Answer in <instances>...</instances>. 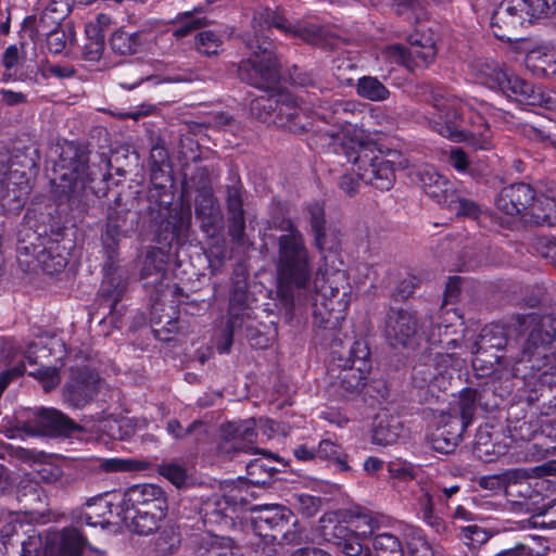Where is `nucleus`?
<instances>
[{"label":"nucleus","mask_w":556,"mask_h":556,"mask_svg":"<svg viewBox=\"0 0 556 556\" xmlns=\"http://www.w3.org/2000/svg\"><path fill=\"white\" fill-rule=\"evenodd\" d=\"M111 160L105 152L92 153L86 146L65 141L53 162L54 194L71 211L85 214L96 202V185L110 177Z\"/></svg>","instance_id":"f257e3e1"},{"label":"nucleus","mask_w":556,"mask_h":556,"mask_svg":"<svg viewBox=\"0 0 556 556\" xmlns=\"http://www.w3.org/2000/svg\"><path fill=\"white\" fill-rule=\"evenodd\" d=\"M252 30L243 35V43L250 55L239 65L241 80L260 89L275 86L280 78V63L276 47L267 33L277 28L282 33L292 30V25L281 8L260 7L251 21Z\"/></svg>","instance_id":"f03ea898"},{"label":"nucleus","mask_w":556,"mask_h":556,"mask_svg":"<svg viewBox=\"0 0 556 556\" xmlns=\"http://www.w3.org/2000/svg\"><path fill=\"white\" fill-rule=\"evenodd\" d=\"M528 324L529 334L521 345V361L516 367L517 375L526 382L547 381L556 374V353L552 343L556 339V316L531 314L522 318Z\"/></svg>","instance_id":"7ed1b4c3"},{"label":"nucleus","mask_w":556,"mask_h":556,"mask_svg":"<svg viewBox=\"0 0 556 556\" xmlns=\"http://www.w3.org/2000/svg\"><path fill=\"white\" fill-rule=\"evenodd\" d=\"M283 229L286 233L276 240L275 266L281 293L292 300L293 290H304L311 281L313 258L304 235L293 222L288 220Z\"/></svg>","instance_id":"20e7f679"},{"label":"nucleus","mask_w":556,"mask_h":556,"mask_svg":"<svg viewBox=\"0 0 556 556\" xmlns=\"http://www.w3.org/2000/svg\"><path fill=\"white\" fill-rule=\"evenodd\" d=\"M330 349L332 366L329 369V391L340 399L358 394L371 370L367 343L364 340H356L345 350L341 339H333Z\"/></svg>","instance_id":"39448f33"},{"label":"nucleus","mask_w":556,"mask_h":556,"mask_svg":"<svg viewBox=\"0 0 556 556\" xmlns=\"http://www.w3.org/2000/svg\"><path fill=\"white\" fill-rule=\"evenodd\" d=\"M342 150L348 162L357 167V177L379 190H390L395 181V170L407 167V161L397 151L383 154L368 141H344Z\"/></svg>","instance_id":"423d86ee"},{"label":"nucleus","mask_w":556,"mask_h":556,"mask_svg":"<svg viewBox=\"0 0 556 556\" xmlns=\"http://www.w3.org/2000/svg\"><path fill=\"white\" fill-rule=\"evenodd\" d=\"M470 349L472 368L480 376H489L500 368H510L514 377L520 378V375L516 372V367L521 361V349L519 351L514 350L508 341V332L505 326L486 325Z\"/></svg>","instance_id":"0eeeda50"},{"label":"nucleus","mask_w":556,"mask_h":556,"mask_svg":"<svg viewBox=\"0 0 556 556\" xmlns=\"http://www.w3.org/2000/svg\"><path fill=\"white\" fill-rule=\"evenodd\" d=\"M434 328L432 315H422L412 308L391 306L386 314L383 336L394 350H414L421 340L432 339Z\"/></svg>","instance_id":"6e6552de"},{"label":"nucleus","mask_w":556,"mask_h":556,"mask_svg":"<svg viewBox=\"0 0 556 556\" xmlns=\"http://www.w3.org/2000/svg\"><path fill=\"white\" fill-rule=\"evenodd\" d=\"M424 94L426 101L435 111L429 119L430 127L441 136L453 141H465V134L467 131L465 119L466 104L439 85H425Z\"/></svg>","instance_id":"1a4fd4ad"},{"label":"nucleus","mask_w":556,"mask_h":556,"mask_svg":"<svg viewBox=\"0 0 556 556\" xmlns=\"http://www.w3.org/2000/svg\"><path fill=\"white\" fill-rule=\"evenodd\" d=\"M549 13L546 0H503L492 14L491 27L498 39L511 41L514 30L525 22Z\"/></svg>","instance_id":"9d476101"},{"label":"nucleus","mask_w":556,"mask_h":556,"mask_svg":"<svg viewBox=\"0 0 556 556\" xmlns=\"http://www.w3.org/2000/svg\"><path fill=\"white\" fill-rule=\"evenodd\" d=\"M62 388V400L68 406L81 409L96 401L104 380L99 372L86 364H75L68 368Z\"/></svg>","instance_id":"9b49d317"},{"label":"nucleus","mask_w":556,"mask_h":556,"mask_svg":"<svg viewBox=\"0 0 556 556\" xmlns=\"http://www.w3.org/2000/svg\"><path fill=\"white\" fill-rule=\"evenodd\" d=\"M254 418L228 421L220 426L216 451L223 459H232L239 453H258L254 447L257 432Z\"/></svg>","instance_id":"f8f14e48"},{"label":"nucleus","mask_w":556,"mask_h":556,"mask_svg":"<svg viewBox=\"0 0 556 556\" xmlns=\"http://www.w3.org/2000/svg\"><path fill=\"white\" fill-rule=\"evenodd\" d=\"M382 55L409 71L426 68L437 55L435 41L430 35H414L409 37V47L391 45L382 50Z\"/></svg>","instance_id":"ddd939ff"},{"label":"nucleus","mask_w":556,"mask_h":556,"mask_svg":"<svg viewBox=\"0 0 556 556\" xmlns=\"http://www.w3.org/2000/svg\"><path fill=\"white\" fill-rule=\"evenodd\" d=\"M16 428L27 435H71L80 431L77 425L67 415L55 408H40L33 413L28 419H18Z\"/></svg>","instance_id":"4468645a"},{"label":"nucleus","mask_w":556,"mask_h":556,"mask_svg":"<svg viewBox=\"0 0 556 556\" xmlns=\"http://www.w3.org/2000/svg\"><path fill=\"white\" fill-rule=\"evenodd\" d=\"M459 490L458 484L445 485L443 482L438 481L426 488L418 498L419 513L424 521L437 533H443L446 530L445 521L441 515L448 507V501Z\"/></svg>","instance_id":"2eb2a0df"},{"label":"nucleus","mask_w":556,"mask_h":556,"mask_svg":"<svg viewBox=\"0 0 556 556\" xmlns=\"http://www.w3.org/2000/svg\"><path fill=\"white\" fill-rule=\"evenodd\" d=\"M515 479L509 483L507 500L516 513H539L544 509L545 495L543 494L544 482L529 481L525 469H514Z\"/></svg>","instance_id":"dca6fc26"},{"label":"nucleus","mask_w":556,"mask_h":556,"mask_svg":"<svg viewBox=\"0 0 556 556\" xmlns=\"http://www.w3.org/2000/svg\"><path fill=\"white\" fill-rule=\"evenodd\" d=\"M199 514L207 535L213 534L215 530L231 529L235 526V519L239 517L226 490L223 494H213L203 501Z\"/></svg>","instance_id":"f3484780"},{"label":"nucleus","mask_w":556,"mask_h":556,"mask_svg":"<svg viewBox=\"0 0 556 556\" xmlns=\"http://www.w3.org/2000/svg\"><path fill=\"white\" fill-rule=\"evenodd\" d=\"M500 405V399L490 386L481 389L467 388L459 394L456 407L452 408L465 422L471 425L478 409L493 412Z\"/></svg>","instance_id":"a211bd4d"},{"label":"nucleus","mask_w":556,"mask_h":556,"mask_svg":"<svg viewBox=\"0 0 556 556\" xmlns=\"http://www.w3.org/2000/svg\"><path fill=\"white\" fill-rule=\"evenodd\" d=\"M251 519L253 531L264 538L277 540L278 535L288 527L291 511L281 505H262L253 511Z\"/></svg>","instance_id":"6ab92c4d"},{"label":"nucleus","mask_w":556,"mask_h":556,"mask_svg":"<svg viewBox=\"0 0 556 556\" xmlns=\"http://www.w3.org/2000/svg\"><path fill=\"white\" fill-rule=\"evenodd\" d=\"M51 354V350L47 348L46 344L40 340L38 342L31 343L27 351L21 355L20 359L16 361L14 365H17L20 362H23L25 366V359L29 365L39 364L40 366L35 370L29 371V376H33L38 379L41 383L45 392H50L54 388H56L61 382V376L59 374L58 368L48 366L43 363V359L48 358Z\"/></svg>","instance_id":"aec40b11"},{"label":"nucleus","mask_w":556,"mask_h":556,"mask_svg":"<svg viewBox=\"0 0 556 556\" xmlns=\"http://www.w3.org/2000/svg\"><path fill=\"white\" fill-rule=\"evenodd\" d=\"M136 225V214H131L128 210L115 208L109 213L105 230L102 233L103 248L109 260L113 261L121 238L135 230Z\"/></svg>","instance_id":"412c9836"},{"label":"nucleus","mask_w":556,"mask_h":556,"mask_svg":"<svg viewBox=\"0 0 556 556\" xmlns=\"http://www.w3.org/2000/svg\"><path fill=\"white\" fill-rule=\"evenodd\" d=\"M121 506L165 515L166 497L156 484H137L125 492Z\"/></svg>","instance_id":"4be33fe9"},{"label":"nucleus","mask_w":556,"mask_h":556,"mask_svg":"<svg viewBox=\"0 0 556 556\" xmlns=\"http://www.w3.org/2000/svg\"><path fill=\"white\" fill-rule=\"evenodd\" d=\"M410 176L416 184L420 185L429 198L441 205L445 206L455 192L453 184L432 166H420L414 169Z\"/></svg>","instance_id":"5701e85b"},{"label":"nucleus","mask_w":556,"mask_h":556,"mask_svg":"<svg viewBox=\"0 0 556 556\" xmlns=\"http://www.w3.org/2000/svg\"><path fill=\"white\" fill-rule=\"evenodd\" d=\"M534 194L535 191L528 184H511L501 190L495 200V204L496 207L506 215H521L523 217L534 200Z\"/></svg>","instance_id":"b1692460"},{"label":"nucleus","mask_w":556,"mask_h":556,"mask_svg":"<svg viewBox=\"0 0 556 556\" xmlns=\"http://www.w3.org/2000/svg\"><path fill=\"white\" fill-rule=\"evenodd\" d=\"M194 214L200 220L201 229L214 237L220 229L223 214L214 193L208 189L201 190L195 197Z\"/></svg>","instance_id":"393cba45"},{"label":"nucleus","mask_w":556,"mask_h":556,"mask_svg":"<svg viewBox=\"0 0 556 556\" xmlns=\"http://www.w3.org/2000/svg\"><path fill=\"white\" fill-rule=\"evenodd\" d=\"M318 109L317 114L320 118L342 130L346 126L356 124V117L362 113L357 103L352 100H319Z\"/></svg>","instance_id":"a878e982"},{"label":"nucleus","mask_w":556,"mask_h":556,"mask_svg":"<svg viewBox=\"0 0 556 556\" xmlns=\"http://www.w3.org/2000/svg\"><path fill=\"white\" fill-rule=\"evenodd\" d=\"M86 540L75 528L68 527L48 538L45 556H80Z\"/></svg>","instance_id":"bb28decb"},{"label":"nucleus","mask_w":556,"mask_h":556,"mask_svg":"<svg viewBox=\"0 0 556 556\" xmlns=\"http://www.w3.org/2000/svg\"><path fill=\"white\" fill-rule=\"evenodd\" d=\"M52 240L53 239L47 235L46 227H43L42 231H39V229H34L30 226H24L18 232L16 245L20 263H24L27 267H30L33 265V258L39 250L48 245V241Z\"/></svg>","instance_id":"cd10ccee"},{"label":"nucleus","mask_w":556,"mask_h":556,"mask_svg":"<svg viewBox=\"0 0 556 556\" xmlns=\"http://www.w3.org/2000/svg\"><path fill=\"white\" fill-rule=\"evenodd\" d=\"M525 64L535 76L551 77L556 75V39L529 51Z\"/></svg>","instance_id":"c85d7f7f"},{"label":"nucleus","mask_w":556,"mask_h":556,"mask_svg":"<svg viewBox=\"0 0 556 556\" xmlns=\"http://www.w3.org/2000/svg\"><path fill=\"white\" fill-rule=\"evenodd\" d=\"M167 254L159 248L151 249L146 256L140 278L146 280V287H152L156 292L162 291L163 281L167 277Z\"/></svg>","instance_id":"c756f323"},{"label":"nucleus","mask_w":556,"mask_h":556,"mask_svg":"<svg viewBox=\"0 0 556 556\" xmlns=\"http://www.w3.org/2000/svg\"><path fill=\"white\" fill-rule=\"evenodd\" d=\"M502 93L525 105L542 106L547 102L541 88L513 74H510Z\"/></svg>","instance_id":"7c9ffc66"},{"label":"nucleus","mask_w":556,"mask_h":556,"mask_svg":"<svg viewBox=\"0 0 556 556\" xmlns=\"http://www.w3.org/2000/svg\"><path fill=\"white\" fill-rule=\"evenodd\" d=\"M112 503L100 494L90 497L85 504V509L75 511L73 518L77 525L85 523L91 527L101 526L105 528L111 523L106 516L112 514Z\"/></svg>","instance_id":"2f4dec72"},{"label":"nucleus","mask_w":556,"mask_h":556,"mask_svg":"<svg viewBox=\"0 0 556 556\" xmlns=\"http://www.w3.org/2000/svg\"><path fill=\"white\" fill-rule=\"evenodd\" d=\"M117 515L130 531L140 535H148L159 529L160 521L165 517L154 511L137 510L125 506H121Z\"/></svg>","instance_id":"473e14b6"},{"label":"nucleus","mask_w":556,"mask_h":556,"mask_svg":"<svg viewBox=\"0 0 556 556\" xmlns=\"http://www.w3.org/2000/svg\"><path fill=\"white\" fill-rule=\"evenodd\" d=\"M327 540L336 549L344 556H362L366 554L363 540L350 530L349 526L337 522L330 533H326Z\"/></svg>","instance_id":"72a5a7b5"},{"label":"nucleus","mask_w":556,"mask_h":556,"mask_svg":"<svg viewBox=\"0 0 556 556\" xmlns=\"http://www.w3.org/2000/svg\"><path fill=\"white\" fill-rule=\"evenodd\" d=\"M35 264L48 275L62 273L67 265L65 247L61 245L58 240L48 241V245L39 250L33 258V265Z\"/></svg>","instance_id":"f704fd0d"},{"label":"nucleus","mask_w":556,"mask_h":556,"mask_svg":"<svg viewBox=\"0 0 556 556\" xmlns=\"http://www.w3.org/2000/svg\"><path fill=\"white\" fill-rule=\"evenodd\" d=\"M466 134L465 141L475 149L486 150L491 146V131L485 118L478 112L465 109Z\"/></svg>","instance_id":"c9c22d12"},{"label":"nucleus","mask_w":556,"mask_h":556,"mask_svg":"<svg viewBox=\"0 0 556 556\" xmlns=\"http://www.w3.org/2000/svg\"><path fill=\"white\" fill-rule=\"evenodd\" d=\"M472 452L480 460L490 463L495 458L505 455L507 446L500 442H495L491 427L485 425L483 427H479L476 432Z\"/></svg>","instance_id":"e433bc0d"},{"label":"nucleus","mask_w":556,"mask_h":556,"mask_svg":"<svg viewBox=\"0 0 556 556\" xmlns=\"http://www.w3.org/2000/svg\"><path fill=\"white\" fill-rule=\"evenodd\" d=\"M280 122L278 125L287 128L290 132L301 135L313 128V117L300 105L282 104L279 109Z\"/></svg>","instance_id":"4c0bfd02"},{"label":"nucleus","mask_w":556,"mask_h":556,"mask_svg":"<svg viewBox=\"0 0 556 556\" xmlns=\"http://www.w3.org/2000/svg\"><path fill=\"white\" fill-rule=\"evenodd\" d=\"M523 222L531 225H554L556 223V201L547 195L534 194Z\"/></svg>","instance_id":"58836bf2"},{"label":"nucleus","mask_w":556,"mask_h":556,"mask_svg":"<svg viewBox=\"0 0 556 556\" xmlns=\"http://www.w3.org/2000/svg\"><path fill=\"white\" fill-rule=\"evenodd\" d=\"M197 556H243L241 548L229 538L210 534L201 538Z\"/></svg>","instance_id":"ea45409f"},{"label":"nucleus","mask_w":556,"mask_h":556,"mask_svg":"<svg viewBox=\"0 0 556 556\" xmlns=\"http://www.w3.org/2000/svg\"><path fill=\"white\" fill-rule=\"evenodd\" d=\"M348 289L349 286L343 271L333 274L331 280L330 278L327 279L326 285L321 287V295L327 300L324 305L329 313L337 309L336 304L342 308L346 307Z\"/></svg>","instance_id":"a19ab883"},{"label":"nucleus","mask_w":556,"mask_h":556,"mask_svg":"<svg viewBox=\"0 0 556 556\" xmlns=\"http://www.w3.org/2000/svg\"><path fill=\"white\" fill-rule=\"evenodd\" d=\"M476 76L480 84L488 88L503 92L510 74L493 61H481L475 66Z\"/></svg>","instance_id":"79ce46f5"},{"label":"nucleus","mask_w":556,"mask_h":556,"mask_svg":"<svg viewBox=\"0 0 556 556\" xmlns=\"http://www.w3.org/2000/svg\"><path fill=\"white\" fill-rule=\"evenodd\" d=\"M306 219L309 223L314 244L317 250L323 251L326 243V217L325 206L320 201H313L304 206Z\"/></svg>","instance_id":"37998d69"},{"label":"nucleus","mask_w":556,"mask_h":556,"mask_svg":"<svg viewBox=\"0 0 556 556\" xmlns=\"http://www.w3.org/2000/svg\"><path fill=\"white\" fill-rule=\"evenodd\" d=\"M143 33H128L116 30L110 38V47L113 53L117 55H132L138 53L143 46Z\"/></svg>","instance_id":"c03bdc74"},{"label":"nucleus","mask_w":556,"mask_h":556,"mask_svg":"<svg viewBox=\"0 0 556 556\" xmlns=\"http://www.w3.org/2000/svg\"><path fill=\"white\" fill-rule=\"evenodd\" d=\"M551 382L539 381L540 389H533L529 392L527 401L530 404L541 403L539 409L543 415H549L556 408V374L548 377Z\"/></svg>","instance_id":"a18cd8bd"},{"label":"nucleus","mask_w":556,"mask_h":556,"mask_svg":"<svg viewBox=\"0 0 556 556\" xmlns=\"http://www.w3.org/2000/svg\"><path fill=\"white\" fill-rule=\"evenodd\" d=\"M276 459L265 456L254 458L247 464L248 482L253 486L267 484L279 472L273 464Z\"/></svg>","instance_id":"49530a36"},{"label":"nucleus","mask_w":556,"mask_h":556,"mask_svg":"<svg viewBox=\"0 0 556 556\" xmlns=\"http://www.w3.org/2000/svg\"><path fill=\"white\" fill-rule=\"evenodd\" d=\"M252 484L244 481H238L226 489L230 502L238 510L239 515L244 511H254L261 505H254L252 502L256 498L255 492L251 488Z\"/></svg>","instance_id":"de8ad7c7"},{"label":"nucleus","mask_w":556,"mask_h":556,"mask_svg":"<svg viewBox=\"0 0 556 556\" xmlns=\"http://www.w3.org/2000/svg\"><path fill=\"white\" fill-rule=\"evenodd\" d=\"M283 103H279L277 97L271 94H262L254 98L250 103V113L261 122H268L275 114L274 122H280L279 109Z\"/></svg>","instance_id":"09e8293b"},{"label":"nucleus","mask_w":556,"mask_h":556,"mask_svg":"<svg viewBox=\"0 0 556 556\" xmlns=\"http://www.w3.org/2000/svg\"><path fill=\"white\" fill-rule=\"evenodd\" d=\"M42 490L34 483H21L16 491V500L21 505V510L25 514L40 513L42 504Z\"/></svg>","instance_id":"8fccbe9b"},{"label":"nucleus","mask_w":556,"mask_h":556,"mask_svg":"<svg viewBox=\"0 0 556 556\" xmlns=\"http://www.w3.org/2000/svg\"><path fill=\"white\" fill-rule=\"evenodd\" d=\"M357 94L370 101H384L389 98L388 88L374 76H364L357 80Z\"/></svg>","instance_id":"3c124183"},{"label":"nucleus","mask_w":556,"mask_h":556,"mask_svg":"<svg viewBox=\"0 0 556 556\" xmlns=\"http://www.w3.org/2000/svg\"><path fill=\"white\" fill-rule=\"evenodd\" d=\"M54 17L52 13L45 9L38 17L27 16L24 21V25L25 27H33L30 35L33 38H41L43 35L63 27L61 26L62 21Z\"/></svg>","instance_id":"603ef678"},{"label":"nucleus","mask_w":556,"mask_h":556,"mask_svg":"<svg viewBox=\"0 0 556 556\" xmlns=\"http://www.w3.org/2000/svg\"><path fill=\"white\" fill-rule=\"evenodd\" d=\"M46 37V47L49 53L59 55H68L67 47L75 40V33L71 27L67 29L62 27L58 30L43 35Z\"/></svg>","instance_id":"864d4df0"},{"label":"nucleus","mask_w":556,"mask_h":556,"mask_svg":"<svg viewBox=\"0 0 556 556\" xmlns=\"http://www.w3.org/2000/svg\"><path fill=\"white\" fill-rule=\"evenodd\" d=\"M402 431L401 424L396 420H380L372 430V442L387 446L394 444Z\"/></svg>","instance_id":"5fc2aeb1"},{"label":"nucleus","mask_w":556,"mask_h":556,"mask_svg":"<svg viewBox=\"0 0 556 556\" xmlns=\"http://www.w3.org/2000/svg\"><path fill=\"white\" fill-rule=\"evenodd\" d=\"M372 548L376 556H404L403 544L391 533H380L374 538Z\"/></svg>","instance_id":"6e6d98bb"},{"label":"nucleus","mask_w":556,"mask_h":556,"mask_svg":"<svg viewBox=\"0 0 556 556\" xmlns=\"http://www.w3.org/2000/svg\"><path fill=\"white\" fill-rule=\"evenodd\" d=\"M555 129L556 122L542 115H535L532 121L525 125V134L540 141L549 140Z\"/></svg>","instance_id":"4d7b16f0"},{"label":"nucleus","mask_w":556,"mask_h":556,"mask_svg":"<svg viewBox=\"0 0 556 556\" xmlns=\"http://www.w3.org/2000/svg\"><path fill=\"white\" fill-rule=\"evenodd\" d=\"M195 49L204 56L218 55L223 49V39L212 30H203L195 36Z\"/></svg>","instance_id":"13d9d810"},{"label":"nucleus","mask_w":556,"mask_h":556,"mask_svg":"<svg viewBox=\"0 0 556 556\" xmlns=\"http://www.w3.org/2000/svg\"><path fill=\"white\" fill-rule=\"evenodd\" d=\"M456 216H465L472 219L479 217L481 207L475 201L462 197L456 190L445 205Z\"/></svg>","instance_id":"bf43d9fd"},{"label":"nucleus","mask_w":556,"mask_h":556,"mask_svg":"<svg viewBox=\"0 0 556 556\" xmlns=\"http://www.w3.org/2000/svg\"><path fill=\"white\" fill-rule=\"evenodd\" d=\"M454 427V431L446 433L445 430H435V432L431 435V446L434 451L448 454L452 453L459 443L462 439L459 437V425Z\"/></svg>","instance_id":"052dcab7"},{"label":"nucleus","mask_w":556,"mask_h":556,"mask_svg":"<svg viewBox=\"0 0 556 556\" xmlns=\"http://www.w3.org/2000/svg\"><path fill=\"white\" fill-rule=\"evenodd\" d=\"M227 216L245 215L242 200V185L239 178H233L232 184L226 186Z\"/></svg>","instance_id":"680f3d73"},{"label":"nucleus","mask_w":556,"mask_h":556,"mask_svg":"<svg viewBox=\"0 0 556 556\" xmlns=\"http://www.w3.org/2000/svg\"><path fill=\"white\" fill-rule=\"evenodd\" d=\"M515 477L514 469H508L501 473L483 476L479 479L478 484L483 490L492 492L504 491L506 496L509 483H511Z\"/></svg>","instance_id":"e2e57ef3"},{"label":"nucleus","mask_w":556,"mask_h":556,"mask_svg":"<svg viewBox=\"0 0 556 556\" xmlns=\"http://www.w3.org/2000/svg\"><path fill=\"white\" fill-rule=\"evenodd\" d=\"M205 24L206 20L204 17H197L191 11L179 13L175 21L176 27L173 30V36L181 39Z\"/></svg>","instance_id":"0e129e2a"},{"label":"nucleus","mask_w":556,"mask_h":556,"mask_svg":"<svg viewBox=\"0 0 556 556\" xmlns=\"http://www.w3.org/2000/svg\"><path fill=\"white\" fill-rule=\"evenodd\" d=\"M142 467L140 462L131 459V458H99L98 459V469L103 472L112 473V472H127V471H137Z\"/></svg>","instance_id":"69168bd1"},{"label":"nucleus","mask_w":556,"mask_h":556,"mask_svg":"<svg viewBox=\"0 0 556 556\" xmlns=\"http://www.w3.org/2000/svg\"><path fill=\"white\" fill-rule=\"evenodd\" d=\"M168 225L172 227V239L177 243L185 241L191 226V213L189 210L175 212L168 217Z\"/></svg>","instance_id":"338daca9"},{"label":"nucleus","mask_w":556,"mask_h":556,"mask_svg":"<svg viewBox=\"0 0 556 556\" xmlns=\"http://www.w3.org/2000/svg\"><path fill=\"white\" fill-rule=\"evenodd\" d=\"M346 526H349L353 533L357 534L358 538L364 540L374 534L375 530L379 526V522L370 514H358L351 518Z\"/></svg>","instance_id":"774afa93"}]
</instances>
